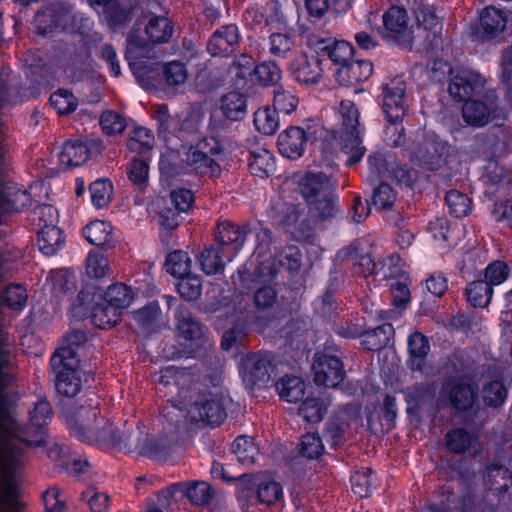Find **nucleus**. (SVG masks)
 <instances>
[{
    "mask_svg": "<svg viewBox=\"0 0 512 512\" xmlns=\"http://www.w3.org/2000/svg\"><path fill=\"white\" fill-rule=\"evenodd\" d=\"M339 129L328 131L324 129V139L320 148L324 154L333 155L336 152L332 142L341 145V151L347 156L346 165L359 163L366 149L362 145L359 110L350 100H342L338 108Z\"/></svg>",
    "mask_w": 512,
    "mask_h": 512,
    "instance_id": "nucleus-1",
    "label": "nucleus"
},
{
    "mask_svg": "<svg viewBox=\"0 0 512 512\" xmlns=\"http://www.w3.org/2000/svg\"><path fill=\"white\" fill-rule=\"evenodd\" d=\"M172 404L178 410L187 411L192 421L220 425L226 418L221 400L209 392L202 391L196 383L188 388H181Z\"/></svg>",
    "mask_w": 512,
    "mask_h": 512,
    "instance_id": "nucleus-2",
    "label": "nucleus"
},
{
    "mask_svg": "<svg viewBox=\"0 0 512 512\" xmlns=\"http://www.w3.org/2000/svg\"><path fill=\"white\" fill-rule=\"evenodd\" d=\"M299 190L312 218L325 220L337 213L338 199L333 184L323 173H307L299 182Z\"/></svg>",
    "mask_w": 512,
    "mask_h": 512,
    "instance_id": "nucleus-3",
    "label": "nucleus"
},
{
    "mask_svg": "<svg viewBox=\"0 0 512 512\" xmlns=\"http://www.w3.org/2000/svg\"><path fill=\"white\" fill-rule=\"evenodd\" d=\"M97 408H82L79 422L71 426V430L82 441H97L107 446H126L129 438L125 431L114 427L109 420L97 416Z\"/></svg>",
    "mask_w": 512,
    "mask_h": 512,
    "instance_id": "nucleus-4",
    "label": "nucleus"
},
{
    "mask_svg": "<svg viewBox=\"0 0 512 512\" xmlns=\"http://www.w3.org/2000/svg\"><path fill=\"white\" fill-rule=\"evenodd\" d=\"M438 70L451 76L448 91L450 96L458 101L471 100L473 96L479 97L487 91L486 80L476 71L466 68L452 69L448 63L437 61L433 66V77L436 80H440L436 75Z\"/></svg>",
    "mask_w": 512,
    "mask_h": 512,
    "instance_id": "nucleus-5",
    "label": "nucleus"
},
{
    "mask_svg": "<svg viewBox=\"0 0 512 512\" xmlns=\"http://www.w3.org/2000/svg\"><path fill=\"white\" fill-rule=\"evenodd\" d=\"M405 82L401 77H395L383 85V111L390 126L386 129V134L399 132L398 136L392 140L395 146L404 143L403 128L397 124L405 115Z\"/></svg>",
    "mask_w": 512,
    "mask_h": 512,
    "instance_id": "nucleus-6",
    "label": "nucleus"
},
{
    "mask_svg": "<svg viewBox=\"0 0 512 512\" xmlns=\"http://www.w3.org/2000/svg\"><path fill=\"white\" fill-rule=\"evenodd\" d=\"M40 33L46 35L53 27L68 30L71 33L85 34L91 28V20L83 15L73 14L62 4L49 7L38 13L35 19Z\"/></svg>",
    "mask_w": 512,
    "mask_h": 512,
    "instance_id": "nucleus-7",
    "label": "nucleus"
},
{
    "mask_svg": "<svg viewBox=\"0 0 512 512\" xmlns=\"http://www.w3.org/2000/svg\"><path fill=\"white\" fill-rule=\"evenodd\" d=\"M79 360L71 348H59L51 357V367L56 374L57 391L68 397L75 396L81 388L78 375Z\"/></svg>",
    "mask_w": 512,
    "mask_h": 512,
    "instance_id": "nucleus-8",
    "label": "nucleus"
},
{
    "mask_svg": "<svg viewBox=\"0 0 512 512\" xmlns=\"http://www.w3.org/2000/svg\"><path fill=\"white\" fill-rule=\"evenodd\" d=\"M222 147L215 138H205L186 153L185 161L190 169L200 175L217 177L221 173L218 156Z\"/></svg>",
    "mask_w": 512,
    "mask_h": 512,
    "instance_id": "nucleus-9",
    "label": "nucleus"
},
{
    "mask_svg": "<svg viewBox=\"0 0 512 512\" xmlns=\"http://www.w3.org/2000/svg\"><path fill=\"white\" fill-rule=\"evenodd\" d=\"M324 137V128L319 123H312L306 128L289 127L278 137L280 153L289 159H297L302 156L305 144L308 141L318 143Z\"/></svg>",
    "mask_w": 512,
    "mask_h": 512,
    "instance_id": "nucleus-10",
    "label": "nucleus"
},
{
    "mask_svg": "<svg viewBox=\"0 0 512 512\" xmlns=\"http://www.w3.org/2000/svg\"><path fill=\"white\" fill-rule=\"evenodd\" d=\"M239 373L245 387L252 390L260 383H266L274 373V366L270 354L255 353L241 357Z\"/></svg>",
    "mask_w": 512,
    "mask_h": 512,
    "instance_id": "nucleus-11",
    "label": "nucleus"
},
{
    "mask_svg": "<svg viewBox=\"0 0 512 512\" xmlns=\"http://www.w3.org/2000/svg\"><path fill=\"white\" fill-rule=\"evenodd\" d=\"M462 114L464 120L469 124L481 127L492 119L499 117L497 95L494 90H487L479 97L466 100Z\"/></svg>",
    "mask_w": 512,
    "mask_h": 512,
    "instance_id": "nucleus-12",
    "label": "nucleus"
},
{
    "mask_svg": "<svg viewBox=\"0 0 512 512\" xmlns=\"http://www.w3.org/2000/svg\"><path fill=\"white\" fill-rule=\"evenodd\" d=\"M88 298L84 305H81L78 301L72 304L71 313L74 318L81 319L86 317L88 314L91 318V322L100 329H109L114 327L121 318V314L118 310L111 308L108 303L95 299L90 302Z\"/></svg>",
    "mask_w": 512,
    "mask_h": 512,
    "instance_id": "nucleus-13",
    "label": "nucleus"
},
{
    "mask_svg": "<svg viewBox=\"0 0 512 512\" xmlns=\"http://www.w3.org/2000/svg\"><path fill=\"white\" fill-rule=\"evenodd\" d=\"M132 297L130 288L124 284L111 285L106 292L97 287L87 286L79 292L78 301L84 305L88 298L90 302L98 299L108 303L111 308L118 310V313L122 315L123 311L131 304Z\"/></svg>",
    "mask_w": 512,
    "mask_h": 512,
    "instance_id": "nucleus-14",
    "label": "nucleus"
},
{
    "mask_svg": "<svg viewBox=\"0 0 512 512\" xmlns=\"http://www.w3.org/2000/svg\"><path fill=\"white\" fill-rule=\"evenodd\" d=\"M314 381L317 385L337 387L345 377L342 361L333 355L316 354L313 362Z\"/></svg>",
    "mask_w": 512,
    "mask_h": 512,
    "instance_id": "nucleus-15",
    "label": "nucleus"
},
{
    "mask_svg": "<svg viewBox=\"0 0 512 512\" xmlns=\"http://www.w3.org/2000/svg\"><path fill=\"white\" fill-rule=\"evenodd\" d=\"M308 45L319 54H326L330 60L339 65L348 63L353 54V47L349 42L338 41L331 37H322L319 34L309 36Z\"/></svg>",
    "mask_w": 512,
    "mask_h": 512,
    "instance_id": "nucleus-16",
    "label": "nucleus"
},
{
    "mask_svg": "<svg viewBox=\"0 0 512 512\" xmlns=\"http://www.w3.org/2000/svg\"><path fill=\"white\" fill-rule=\"evenodd\" d=\"M385 37L404 44H410L412 31L407 11L398 6L390 7L382 16Z\"/></svg>",
    "mask_w": 512,
    "mask_h": 512,
    "instance_id": "nucleus-17",
    "label": "nucleus"
},
{
    "mask_svg": "<svg viewBox=\"0 0 512 512\" xmlns=\"http://www.w3.org/2000/svg\"><path fill=\"white\" fill-rule=\"evenodd\" d=\"M245 236V228L223 221L217 226L214 244L221 249L228 261H232L242 248Z\"/></svg>",
    "mask_w": 512,
    "mask_h": 512,
    "instance_id": "nucleus-18",
    "label": "nucleus"
},
{
    "mask_svg": "<svg viewBox=\"0 0 512 512\" xmlns=\"http://www.w3.org/2000/svg\"><path fill=\"white\" fill-rule=\"evenodd\" d=\"M290 71L294 79L305 85L317 84L322 77L320 61L312 56L298 55L290 64Z\"/></svg>",
    "mask_w": 512,
    "mask_h": 512,
    "instance_id": "nucleus-19",
    "label": "nucleus"
},
{
    "mask_svg": "<svg viewBox=\"0 0 512 512\" xmlns=\"http://www.w3.org/2000/svg\"><path fill=\"white\" fill-rule=\"evenodd\" d=\"M239 43V31L236 25L222 26L216 30L207 44L212 56H223L232 53Z\"/></svg>",
    "mask_w": 512,
    "mask_h": 512,
    "instance_id": "nucleus-20",
    "label": "nucleus"
},
{
    "mask_svg": "<svg viewBox=\"0 0 512 512\" xmlns=\"http://www.w3.org/2000/svg\"><path fill=\"white\" fill-rule=\"evenodd\" d=\"M445 148L444 143L433 138H427L413 150L411 159L419 162L420 165L426 166L429 170H436L442 162Z\"/></svg>",
    "mask_w": 512,
    "mask_h": 512,
    "instance_id": "nucleus-21",
    "label": "nucleus"
},
{
    "mask_svg": "<svg viewBox=\"0 0 512 512\" xmlns=\"http://www.w3.org/2000/svg\"><path fill=\"white\" fill-rule=\"evenodd\" d=\"M373 73V64L368 60L348 62L335 73L337 81L343 86H352L366 81Z\"/></svg>",
    "mask_w": 512,
    "mask_h": 512,
    "instance_id": "nucleus-22",
    "label": "nucleus"
},
{
    "mask_svg": "<svg viewBox=\"0 0 512 512\" xmlns=\"http://www.w3.org/2000/svg\"><path fill=\"white\" fill-rule=\"evenodd\" d=\"M445 393L454 407L460 410L468 409L472 406L475 398L474 389L462 380H448L443 387Z\"/></svg>",
    "mask_w": 512,
    "mask_h": 512,
    "instance_id": "nucleus-23",
    "label": "nucleus"
},
{
    "mask_svg": "<svg viewBox=\"0 0 512 512\" xmlns=\"http://www.w3.org/2000/svg\"><path fill=\"white\" fill-rule=\"evenodd\" d=\"M144 31L150 42L162 44L170 40L174 32V26L172 21L166 16L150 15L148 16Z\"/></svg>",
    "mask_w": 512,
    "mask_h": 512,
    "instance_id": "nucleus-24",
    "label": "nucleus"
},
{
    "mask_svg": "<svg viewBox=\"0 0 512 512\" xmlns=\"http://www.w3.org/2000/svg\"><path fill=\"white\" fill-rule=\"evenodd\" d=\"M512 484V475L507 469L497 465L488 466L483 474V485L487 494L499 495L508 490Z\"/></svg>",
    "mask_w": 512,
    "mask_h": 512,
    "instance_id": "nucleus-25",
    "label": "nucleus"
},
{
    "mask_svg": "<svg viewBox=\"0 0 512 512\" xmlns=\"http://www.w3.org/2000/svg\"><path fill=\"white\" fill-rule=\"evenodd\" d=\"M508 22L507 13L497 7H486L480 16V26L483 32L490 38L501 34Z\"/></svg>",
    "mask_w": 512,
    "mask_h": 512,
    "instance_id": "nucleus-26",
    "label": "nucleus"
},
{
    "mask_svg": "<svg viewBox=\"0 0 512 512\" xmlns=\"http://www.w3.org/2000/svg\"><path fill=\"white\" fill-rule=\"evenodd\" d=\"M176 320V330L179 337L191 342L202 341L204 329L189 311L182 308L178 309Z\"/></svg>",
    "mask_w": 512,
    "mask_h": 512,
    "instance_id": "nucleus-27",
    "label": "nucleus"
},
{
    "mask_svg": "<svg viewBox=\"0 0 512 512\" xmlns=\"http://www.w3.org/2000/svg\"><path fill=\"white\" fill-rule=\"evenodd\" d=\"M64 245L62 231L54 224L43 225L38 233V247L46 256L55 255Z\"/></svg>",
    "mask_w": 512,
    "mask_h": 512,
    "instance_id": "nucleus-28",
    "label": "nucleus"
},
{
    "mask_svg": "<svg viewBox=\"0 0 512 512\" xmlns=\"http://www.w3.org/2000/svg\"><path fill=\"white\" fill-rule=\"evenodd\" d=\"M198 262L201 270L206 275H216L224 271L225 265L229 261L223 255L221 249L213 244L199 254Z\"/></svg>",
    "mask_w": 512,
    "mask_h": 512,
    "instance_id": "nucleus-29",
    "label": "nucleus"
},
{
    "mask_svg": "<svg viewBox=\"0 0 512 512\" xmlns=\"http://www.w3.org/2000/svg\"><path fill=\"white\" fill-rule=\"evenodd\" d=\"M88 159L89 150L86 144L79 140L65 142L59 154L60 163L65 167L80 166Z\"/></svg>",
    "mask_w": 512,
    "mask_h": 512,
    "instance_id": "nucleus-30",
    "label": "nucleus"
},
{
    "mask_svg": "<svg viewBox=\"0 0 512 512\" xmlns=\"http://www.w3.org/2000/svg\"><path fill=\"white\" fill-rule=\"evenodd\" d=\"M155 383L163 384L165 386L177 389V395L181 388H188L193 383H190V373L186 369H178L173 366L163 368L160 372L155 373L153 376Z\"/></svg>",
    "mask_w": 512,
    "mask_h": 512,
    "instance_id": "nucleus-31",
    "label": "nucleus"
},
{
    "mask_svg": "<svg viewBox=\"0 0 512 512\" xmlns=\"http://www.w3.org/2000/svg\"><path fill=\"white\" fill-rule=\"evenodd\" d=\"M249 169L254 176L263 178L275 170V159L265 148H257L250 153Z\"/></svg>",
    "mask_w": 512,
    "mask_h": 512,
    "instance_id": "nucleus-32",
    "label": "nucleus"
},
{
    "mask_svg": "<svg viewBox=\"0 0 512 512\" xmlns=\"http://www.w3.org/2000/svg\"><path fill=\"white\" fill-rule=\"evenodd\" d=\"M446 442L448 449L452 452L464 453L466 451H471L472 455H476L478 453L477 439L461 428L449 432L446 436Z\"/></svg>",
    "mask_w": 512,
    "mask_h": 512,
    "instance_id": "nucleus-33",
    "label": "nucleus"
},
{
    "mask_svg": "<svg viewBox=\"0 0 512 512\" xmlns=\"http://www.w3.org/2000/svg\"><path fill=\"white\" fill-rule=\"evenodd\" d=\"M275 386L280 398L287 402H297L305 392L304 382L296 376H284Z\"/></svg>",
    "mask_w": 512,
    "mask_h": 512,
    "instance_id": "nucleus-34",
    "label": "nucleus"
},
{
    "mask_svg": "<svg viewBox=\"0 0 512 512\" xmlns=\"http://www.w3.org/2000/svg\"><path fill=\"white\" fill-rule=\"evenodd\" d=\"M112 225L103 220L90 222L83 230L84 237L95 246H104L112 239Z\"/></svg>",
    "mask_w": 512,
    "mask_h": 512,
    "instance_id": "nucleus-35",
    "label": "nucleus"
},
{
    "mask_svg": "<svg viewBox=\"0 0 512 512\" xmlns=\"http://www.w3.org/2000/svg\"><path fill=\"white\" fill-rule=\"evenodd\" d=\"M221 111L230 120H240L246 114V99L239 92H231L221 99Z\"/></svg>",
    "mask_w": 512,
    "mask_h": 512,
    "instance_id": "nucleus-36",
    "label": "nucleus"
},
{
    "mask_svg": "<svg viewBox=\"0 0 512 512\" xmlns=\"http://www.w3.org/2000/svg\"><path fill=\"white\" fill-rule=\"evenodd\" d=\"M408 350L412 368L421 370L423 360L430 351L428 339L420 332L411 334L408 338Z\"/></svg>",
    "mask_w": 512,
    "mask_h": 512,
    "instance_id": "nucleus-37",
    "label": "nucleus"
},
{
    "mask_svg": "<svg viewBox=\"0 0 512 512\" xmlns=\"http://www.w3.org/2000/svg\"><path fill=\"white\" fill-rule=\"evenodd\" d=\"M393 333L394 329L391 324H382L363 335L362 345L367 350H380L389 343Z\"/></svg>",
    "mask_w": 512,
    "mask_h": 512,
    "instance_id": "nucleus-38",
    "label": "nucleus"
},
{
    "mask_svg": "<svg viewBox=\"0 0 512 512\" xmlns=\"http://www.w3.org/2000/svg\"><path fill=\"white\" fill-rule=\"evenodd\" d=\"M301 214L297 207L291 205L287 208L286 214L283 218V224L291 234V236L300 241L308 237L310 225L305 220H300Z\"/></svg>",
    "mask_w": 512,
    "mask_h": 512,
    "instance_id": "nucleus-39",
    "label": "nucleus"
},
{
    "mask_svg": "<svg viewBox=\"0 0 512 512\" xmlns=\"http://www.w3.org/2000/svg\"><path fill=\"white\" fill-rule=\"evenodd\" d=\"M232 451L238 461L245 466H250L255 463L258 455V448L253 439L247 436H239L236 438L232 445Z\"/></svg>",
    "mask_w": 512,
    "mask_h": 512,
    "instance_id": "nucleus-40",
    "label": "nucleus"
},
{
    "mask_svg": "<svg viewBox=\"0 0 512 512\" xmlns=\"http://www.w3.org/2000/svg\"><path fill=\"white\" fill-rule=\"evenodd\" d=\"M254 125L256 129L264 135L274 134L279 128L277 111L270 107L258 109L254 113Z\"/></svg>",
    "mask_w": 512,
    "mask_h": 512,
    "instance_id": "nucleus-41",
    "label": "nucleus"
},
{
    "mask_svg": "<svg viewBox=\"0 0 512 512\" xmlns=\"http://www.w3.org/2000/svg\"><path fill=\"white\" fill-rule=\"evenodd\" d=\"M299 105V99L292 88L278 87L274 91L273 108L278 113L291 114Z\"/></svg>",
    "mask_w": 512,
    "mask_h": 512,
    "instance_id": "nucleus-42",
    "label": "nucleus"
},
{
    "mask_svg": "<svg viewBox=\"0 0 512 512\" xmlns=\"http://www.w3.org/2000/svg\"><path fill=\"white\" fill-rule=\"evenodd\" d=\"M493 294L492 287L482 280L471 282L466 288L467 300L474 307H485L489 304Z\"/></svg>",
    "mask_w": 512,
    "mask_h": 512,
    "instance_id": "nucleus-43",
    "label": "nucleus"
},
{
    "mask_svg": "<svg viewBox=\"0 0 512 512\" xmlns=\"http://www.w3.org/2000/svg\"><path fill=\"white\" fill-rule=\"evenodd\" d=\"M328 404L319 398H307L299 407V415L310 423L320 422L327 413Z\"/></svg>",
    "mask_w": 512,
    "mask_h": 512,
    "instance_id": "nucleus-44",
    "label": "nucleus"
},
{
    "mask_svg": "<svg viewBox=\"0 0 512 512\" xmlns=\"http://www.w3.org/2000/svg\"><path fill=\"white\" fill-rule=\"evenodd\" d=\"M191 264V258L186 252L174 251L167 256L165 267L169 274L181 278L190 274Z\"/></svg>",
    "mask_w": 512,
    "mask_h": 512,
    "instance_id": "nucleus-45",
    "label": "nucleus"
},
{
    "mask_svg": "<svg viewBox=\"0 0 512 512\" xmlns=\"http://www.w3.org/2000/svg\"><path fill=\"white\" fill-rule=\"evenodd\" d=\"M127 145L131 151L144 153L152 149L154 145V135L151 130L145 127H136Z\"/></svg>",
    "mask_w": 512,
    "mask_h": 512,
    "instance_id": "nucleus-46",
    "label": "nucleus"
},
{
    "mask_svg": "<svg viewBox=\"0 0 512 512\" xmlns=\"http://www.w3.org/2000/svg\"><path fill=\"white\" fill-rule=\"evenodd\" d=\"M283 497V488L274 480H264L257 486V498L259 502L272 505Z\"/></svg>",
    "mask_w": 512,
    "mask_h": 512,
    "instance_id": "nucleus-47",
    "label": "nucleus"
},
{
    "mask_svg": "<svg viewBox=\"0 0 512 512\" xmlns=\"http://www.w3.org/2000/svg\"><path fill=\"white\" fill-rule=\"evenodd\" d=\"M180 296L188 301L196 300L201 295L202 282L198 275L188 274L180 278L177 284Z\"/></svg>",
    "mask_w": 512,
    "mask_h": 512,
    "instance_id": "nucleus-48",
    "label": "nucleus"
},
{
    "mask_svg": "<svg viewBox=\"0 0 512 512\" xmlns=\"http://www.w3.org/2000/svg\"><path fill=\"white\" fill-rule=\"evenodd\" d=\"M163 77L169 86L183 85L188 77L186 66L180 61H171L162 68Z\"/></svg>",
    "mask_w": 512,
    "mask_h": 512,
    "instance_id": "nucleus-49",
    "label": "nucleus"
},
{
    "mask_svg": "<svg viewBox=\"0 0 512 512\" xmlns=\"http://www.w3.org/2000/svg\"><path fill=\"white\" fill-rule=\"evenodd\" d=\"M51 106L59 114H69L77 108L78 102L75 96L68 90L59 89L50 96Z\"/></svg>",
    "mask_w": 512,
    "mask_h": 512,
    "instance_id": "nucleus-50",
    "label": "nucleus"
},
{
    "mask_svg": "<svg viewBox=\"0 0 512 512\" xmlns=\"http://www.w3.org/2000/svg\"><path fill=\"white\" fill-rule=\"evenodd\" d=\"M445 201L450 213L457 218L466 216L470 212V199L459 191H449L445 196Z\"/></svg>",
    "mask_w": 512,
    "mask_h": 512,
    "instance_id": "nucleus-51",
    "label": "nucleus"
},
{
    "mask_svg": "<svg viewBox=\"0 0 512 512\" xmlns=\"http://www.w3.org/2000/svg\"><path fill=\"white\" fill-rule=\"evenodd\" d=\"M91 201L97 208H103L110 202L112 184L104 179H98L90 185Z\"/></svg>",
    "mask_w": 512,
    "mask_h": 512,
    "instance_id": "nucleus-52",
    "label": "nucleus"
},
{
    "mask_svg": "<svg viewBox=\"0 0 512 512\" xmlns=\"http://www.w3.org/2000/svg\"><path fill=\"white\" fill-rule=\"evenodd\" d=\"M482 395L486 405L497 407L504 403L507 391L501 381L495 380L483 388Z\"/></svg>",
    "mask_w": 512,
    "mask_h": 512,
    "instance_id": "nucleus-53",
    "label": "nucleus"
},
{
    "mask_svg": "<svg viewBox=\"0 0 512 512\" xmlns=\"http://www.w3.org/2000/svg\"><path fill=\"white\" fill-rule=\"evenodd\" d=\"M153 116L158 123L159 137L165 141L174 129L175 120L170 116L168 107L164 104L154 107Z\"/></svg>",
    "mask_w": 512,
    "mask_h": 512,
    "instance_id": "nucleus-54",
    "label": "nucleus"
},
{
    "mask_svg": "<svg viewBox=\"0 0 512 512\" xmlns=\"http://www.w3.org/2000/svg\"><path fill=\"white\" fill-rule=\"evenodd\" d=\"M100 125L107 135L120 134L126 128V120L113 111H105L100 117Z\"/></svg>",
    "mask_w": 512,
    "mask_h": 512,
    "instance_id": "nucleus-55",
    "label": "nucleus"
},
{
    "mask_svg": "<svg viewBox=\"0 0 512 512\" xmlns=\"http://www.w3.org/2000/svg\"><path fill=\"white\" fill-rule=\"evenodd\" d=\"M148 174L149 166L144 160L134 159L128 168L129 179L139 190L147 186Z\"/></svg>",
    "mask_w": 512,
    "mask_h": 512,
    "instance_id": "nucleus-56",
    "label": "nucleus"
},
{
    "mask_svg": "<svg viewBox=\"0 0 512 512\" xmlns=\"http://www.w3.org/2000/svg\"><path fill=\"white\" fill-rule=\"evenodd\" d=\"M257 80L263 85H273L281 79V70L274 62H263L254 69Z\"/></svg>",
    "mask_w": 512,
    "mask_h": 512,
    "instance_id": "nucleus-57",
    "label": "nucleus"
},
{
    "mask_svg": "<svg viewBox=\"0 0 512 512\" xmlns=\"http://www.w3.org/2000/svg\"><path fill=\"white\" fill-rule=\"evenodd\" d=\"M27 291L19 284L10 285L4 293V303L11 309L20 311L27 302Z\"/></svg>",
    "mask_w": 512,
    "mask_h": 512,
    "instance_id": "nucleus-58",
    "label": "nucleus"
},
{
    "mask_svg": "<svg viewBox=\"0 0 512 512\" xmlns=\"http://www.w3.org/2000/svg\"><path fill=\"white\" fill-rule=\"evenodd\" d=\"M86 272L89 277L102 278L109 272V264L106 257L97 253H89L86 260Z\"/></svg>",
    "mask_w": 512,
    "mask_h": 512,
    "instance_id": "nucleus-59",
    "label": "nucleus"
},
{
    "mask_svg": "<svg viewBox=\"0 0 512 512\" xmlns=\"http://www.w3.org/2000/svg\"><path fill=\"white\" fill-rule=\"evenodd\" d=\"M300 450L303 456L313 459L323 453L324 445L318 434L307 433L302 437Z\"/></svg>",
    "mask_w": 512,
    "mask_h": 512,
    "instance_id": "nucleus-60",
    "label": "nucleus"
},
{
    "mask_svg": "<svg viewBox=\"0 0 512 512\" xmlns=\"http://www.w3.org/2000/svg\"><path fill=\"white\" fill-rule=\"evenodd\" d=\"M509 276V267L502 261H495L485 269V281L490 287L500 285L507 280Z\"/></svg>",
    "mask_w": 512,
    "mask_h": 512,
    "instance_id": "nucleus-61",
    "label": "nucleus"
},
{
    "mask_svg": "<svg viewBox=\"0 0 512 512\" xmlns=\"http://www.w3.org/2000/svg\"><path fill=\"white\" fill-rule=\"evenodd\" d=\"M188 498L197 505H205L213 496L211 486L204 481L193 483L187 490Z\"/></svg>",
    "mask_w": 512,
    "mask_h": 512,
    "instance_id": "nucleus-62",
    "label": "nucleus"
},
{
    "mask_svg": "<svg viewBox=\"0 0 512 512\" xmlns=\"http://www.w3.org/2000/svg\"><path fill=\"white\" fill-rule=\"evenodd\" d=\"M171 203L178 212H188L194 203V194L190 189L176 188L170 193Z\"/></svg>",
    "mask_w": 512,
    "mask_h": 512,
    "instance_id": "nucleus-63",
    "label": "nucleus"
},
{
    "mask_svg": "<svg viewBox=\"0 0 512 512\" xmlns=\"http://www.w3.org/2000/svg\"><path fill=\"white\" fill-rule=\"evenodd\" d=\"M43 502L47 512H60L65 505L66 498L56 487H51L43 493Z\"/></svg>",
    "mask_w": 512,
    "mask_h": 512,
    "instance_id": "nucleus-64",
    "label": "nucleus"
}]
</instances>
